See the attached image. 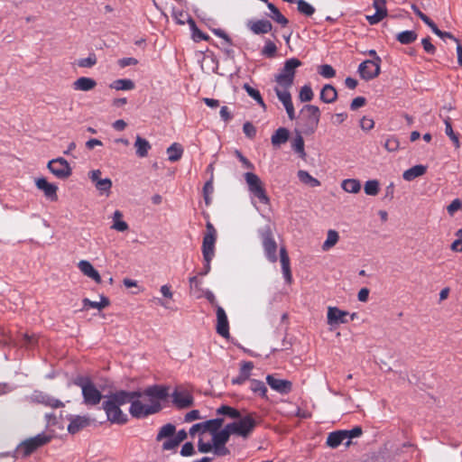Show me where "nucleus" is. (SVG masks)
<instances>
[{"label":"nucleus","mask_w":462,"mask_h":462,"mask_svg":"<svg viewBox=\"0 0 462 462\" xmlns=\"http://www.w3.org/2000/svg\"><path fill=\"white\" fill-rule=\"evenodd\" d=\"M145 394L153 397L149 404H143V401L138 400L140 394L137 391L121 390L111 393L107 398L119 406L130 403L129 413L132 417L142 419L155 414L162 409V402L168 397L169 389L166 386L154 384L146 388Z\"/></svg>","instance_id":"nucleus-1"},{"label":"nucleus","mask_w":462,"mask_h":462,"mask_svg":"<svg viewBox=\"0 0 462 462\" xmlns=\"http://www.w3.org/2000/svg\"><path fill=\"white\" fill-rule=\"evenodd\" d=\"M302 62L296 58H291L284 62L283 67L274 76L275 87L291 88L294 83L296 69Z\"/></svg>","instance_id":"nucleus-2"},{"label":"nucleus","mask_w":462,"mask_h":462,"mask_svg":"<svg viewBox=\"0 0 462 462\" xmlns=\"http://www.w3.org/2000/svg\"><path fill=\"white\" fill-rule=\"evenodd\" d=\"M52 436L45 432H42L34 437L28 438L22 441L16 448V454L22 457H27L39 448L50 443Z\"/></svg>","instance_id":"nucleus-3"},{"label":"nucleus","mask_w":462,"mask_h":462,"mask_svg":"<svg viewBox=\"0 0 462 462\" xmlns=\"http://www.w3.org/2000/svg\"><path fill=\"white\" fill-rule=\"evenodd\" d=\"M75 383L81 388L84 403L86 405H97L102 400L101 392L96 387L88 377H80Z\"/></svg>","instance_id":"nucleus-4"},{"label":"nucleus","mask_w":462,"mask_h":462,"mask_svg":"<svg viewBox=\"0 0 462 462\" xmlns=\"http://www.w3.org/2000/svg\"><path fill=\"white\" fill-rule=\"evenodd\" d=\"M217 236V233L215 226L211 222L208 221L206 224V232L203 236L201 247L204 260L212 261L214 258Z\"/></svg>","instance_id":"nucleus-5"},{"label":"nucleus","mask_w":462,"mask_h":462,"mask_svg":"<svg viewBox=\"0 0 462 462\" xmlns=\"http://www.w3.org/2000/svg\"><path fill=\"white\" fill-rule=\"evenodd\" d=\"M255 415V413H250L241 418L238 421L229 423L227 424V429L231 430L232 434L247 438L256 426Z\"/></svg>","instance_id":"nucleus-6"},{"label":"nucleus","mask_w":462,"mask_h":462,"mask_svg":"<svg viewBox=\"0 0 462 462\" xmlns=\"http://www.w3.org/2000/svg\"><path fill=\"white\" fill-rule=\"evenodd\" d=\"M245 180L250 193L257 198L261 203L268 204L270 202V199L267 196L264 185L255 173L246 172L245 174Z\"/></svg>","instance_id":"nucleus-7"},{"label":"nucleus","mask_w":462,"mask_h":462,"mask_svg":"<svg viewBox=\"0 0 462 462\" xmlns=\"http://www.w3.org/2000/svg\"><path fill=\"white\" fill-rule=\"evenodd\" d=\"M260 237L264 254L268 261L275 263L277 261V243L273 237V234L269 226L260 230Z\"/></svg>","instance_id":"nucleus-8"},{"label":"nucleus","mask_w":462,"mask_h":462,"mask_svg":"<svg viewBox=\"0 0 462 462\" xmlns=\"http://www.w3.org/2000/svg\"><path fill=\"white\" fill-rule=\"evenodd\" d=\"M103 410L106 411L107 420L116 424H125L128 420L127 415L122 411L120 406L107 398L103 402Z\"/></svg>","instance_id":"nucleus-9"},{"label":"nucleus","mask_w":462,"mask_h":462,"mask_svg":"<svg viewBox=\"0 0 462 462\" xmlns=\"http://www.w3.org/2000/svg\"><path fill=\"white\" fill-rule=\"evenodd\" d=\"M382 59L376 57V60H366L360 63L358 73L365 80H371L378 77L381 72Z\"/></svg>","instance_id":"nucleus-10"},{"label":"nucleus","mask_w":462,"mask_h":462,"mask_svg":"<svg viewBox=\"0 0 462 462\" xmlns=\"http://www.w3.org/2000/svg\"><path fill=\"white\" fill-rule=\"evenodd\" d=\"M50 171L59 179H67L71 175V168L63 158L52 159L48 162Z\"/></svg>","instance_id":"nucleus-11"},{"label":"nucleus","mask_w":462,"mask_h":462,"mask_svg":"<svg viewBox=\"0 0 462 462\" xmlns=\"http://www.w3.org/2000/svg\"><path fill=\"white\" fill-rule=\"evenodd\" d=\"M291 88H285V87H274V92L278 97V99L282 102L283 105L286 113L288 115V117L291 120H293L295 118V109L293 106V103L291 100V95L290 92V89Z\"/></svg>","instance_id":"nucleus-12"},{"label":"nucleus","mask_w":462,"mask_h":462,"mask_svg":"<svg viewBox=\"0 0 462 462\" xmlns=\"http://www.w3.org/2000/svg\"><path fill=\"white\" fill-rule=\"evenodd\" d=\"M269 386L281 394H288L292 390V383L289 380L276 378L273 374L266 376Z\"/></svg>","instance_id":"nucleus-13"},{"label":"nucleus","mask_w":462,"mask_h":462,"mask_svg":"<svg viewBox=\"0 0 462 462\" xmlns=\"http://www.w3.org/2000/svg\"><path fill=\"white\" fill-rule=\"evenodd\" d=\"M172 402L180 409H184L193 404L191 393L184 389H176L172 393Z\"/></svg>","instance_id":"nucleus-14"},{"label":"nucleus","mask_w":462,"mask_h":462,"mask_svg":"<svg viewBox=\"0 0 462 462\" xmlns=\"http://www.w3.org/2000/svg\"><path fill=\"white\" fill-rule=\"evenodd\" d=\"M349 313L337 307H328L327 313V322L329 326L347 323Z\"/></svg>","instance_id":"nucleus-15"},{"label":"nucleus","mask_w":462,"mask_h":462,"mask_svg":"<svg viewBox=\"0 0 462 462\" xmlns=\"http://www.w3.org/2000/svg\"><path fill=\"white\" fill-rule=\"evenodd\" d=\"M216 329L217 334H219L221 337L226 338L229 337V322L225 310L220 306H217Z\"/></svg>","instance_id":"nucleus-16"},{"label":"nucleus","mask_w":462,"mask_h":462,"mask_svg":"<svg viewBox=\"0 0 462 462\" xmlns=\"http://www.w3.org/2000/svg\"><path fill=\"white\" fill-rule=\"evenodd\" d=\"M31 399L33 402L41 403L51 408H60L64 406L62 402L42 392H34Z\"/></svg>","instance_id":"nucleus-17"},{"label":"nucleus","mask_w":462,"mask_h":462,"mask_svg":"<svg viewBox=\"0 0 462 462\" xmlns=\"http://www.w3.org/2000/svg\"><path fill=\"white\" fill-rule=\"evenodd\" d=\"M247 28L254 34H265L272 31L273 24L270 21L261 19V20H250L246 23Z\"/></svg>","instance_id":"nucleus-18"},{"label":"nucleus","mask_w":462,"mask_h":462,"mask_svg":"<svg viewBox=\"0 0 462 462\" xmlns=\"http://www.w3.org/2000/svg\"><path fill=\"white\" fill-rule=\"evenodd\" d=\"M35 185L40 190L43 191L45 197L51 201L58 199V187L55 184L48 182L45 178H39L35 180Z\"/></svg>","instance_id":"nucleus-19"},{"label":"nucleus","mask_w":462,"mask_h":462,"mask_svg":"<svg viewBox=\"0 0 462 462\" xmlns=\"http://www.w3.org/2000/svg\"><path fill=\"white\" fill-rule=\"evenodd\" d=\"M90 419L87 416H73L69 419L68 431L76 434L86 427L89 426Z\"/></svg>","instance_id":"nucleus-20"},{"label":"nucleus","mask_w":462,"mask_h":462,"mask_svg":"<svg viewBox=\"0 0 462 462\" xmlns=\"http://www.w3.org/2000/svg\"><path fill=\"white\" fill-rule=\"evenodd\" d=\"M280 262L284 279L287 283H291L292 274L291 271L290 257L284 246L280 248Z\"/></svg>","instance_id":"nucleus-21"},{"label":"nucleus","mask_w":462,"mask_h":462,"mask_svg":"<svg viewBox=\"0 0 462 462\" xmlns=\"http://www.w3.org/2000/svg\"><path fill=\"white\" fill-rule=\"evenodd\" d=\"M80 272L88 278L95 281L97 283H101V276L99 273L93 267V265L87 260H81L78 263Z\"/></svg>","instance_id":"nucleus-22"},{"label":"nucleus","mask_w":462,"mask_h":462,"mask_svg":"<svg viewBox=\"0 0 462 462\" xmlns=\"http://www.w3.org/2000/svg\"><path fill=\"white\" fill-rule=\"evenodd\" d=\"M97 86V81L88 77H80L78 79H76L73 84L72 88L76 91H84L88 92L92 89H94Z\"/></svg>","instance_id":"nucleus-23"},{"label":"nucleus","mask_w":462,"mask_h":462,"mask_svg":"<svg viewBox=\"0 0 462 462\" xmlns=\"http://www.w3.org/2000/svg\"><path fill=\"white\" fill-rule=\"evenodd\" d=\"M303 110L308 113V122L311 125L310 131L313 132L319 123L320 110L314 105H307Z\"/></svg>","instance_id":"nucleus-24"},{"label":"nucleus","mask_w":462,"mask_h":462,"mask_svg":"<svg viewBox=\"0 0 462 462\" xmlns=\"http://www.w3.org/2000/svg\"><path fill=\"white\" fill-rule=\"evenodd\" d=\"M254 365L252 362H244L241 364L239 375L232 379L233 384H243L250 376Z\"/></svg>","instance_id":"nucleus-25"},{"label":"nucleus","mask_w":462,"mask_h":462,"mask_svg":"<svg viewBox=\"0 0 462 462\" xmlns=\"http://www.w3.org/2000/svg\"><path fill=\"white\" fill-rule=\"evenodd\" d=\"M427 171V166L419 164L415 165L408 170H406L403 174L402 178L407 181H411L415 180L418 177L422 176Z\"/></svg>","instance_id":"nucleus-26"},{"label":"nucleus","mask_w":462,"mask_h":462,"mask_svg":"<svg viewBox=\"0 0 462 462\" xmlns=\"http://www.w3.org/2000/svg\"><path fill=\"white\" fill-rule=\"evenodd\" d=\"M151 144L150 143L137 135L136 136V139H135V142H134V148L136 150V155L140 158H144L148 155V152H149V150L151 149Z\"/></svg>","instance_id":"nucleus-27"},{"label":"nucleus","mask_w":462,"mask_h":462,"mask_svg":"<svg viewBox=\"0 0 462 462\" xmlns=\"http://www.w3.org/2000/svg\"><path fill=\"white\" fill-rule=\"evenodd\" d=\"M337 89L332 85H325L320 91V99L326 104L335 102L337 100Z\"/></svg>","instance_id":"nucleus-28"},{"label":"nucleus","mask_w":462,"mask_h":462,"mask_svg":"<svg viewBox=\"0 0 462 462\" xmlns=\"http://www.w3.org/2000/svg\"><path fill=\"white\" fill-rule=\"evenodd\" d=\"M289 130L284 127L278 128L271 137V142L273 146H279L285 143L289 140Z\"/></svg>","instance_id":"nucleus-29"},{"label":"nucleus","mask_w":462,"mask_h":462,"mask_svg":"<svg viewBox=\"0 0 462 462\" xmlns=\"http://www.w3.org/2000/svg\"><path fill=\"white\" fill-rule=\"evenodd\" d=\"M346 439V433L343 430L330 432L327 438V445L332 448L338 447Z\"/></svg>","instance_id":"nucleus-30"},{"label":"nucleus","mask_w":462,"mask_h":462,"mask_svg":"<svg viewBox=\"0 0 462 462\" xmlns=\"http://www.w3.org/2000/svg\"><path fill=\"white\" fill-rule=\"evenodd\" d=\"M300 181L309 187L315 188L320 186V181L312 177L307 171L300 170L297 172Z\"/></svg>","instance_id":"nucleus-31"},{"label":"nucleus","mask_w":462,"mask_h":462,"mask_svg":"<svg viewBox=\"0 0 462 462\" xmlns=\"http://www.w3.org/2000/svg\"><path fill=\"white\" fill-rule=\"evenodd\" d=\"M83 307L85 309H97V310H103L110 305V300L108 298L105 296L100 297V301H92L89 299L86 298L82 300Z\"/></svg>","instance_id":"nucleus-32"},{"label":"nucleus","mask_w":462,"mask_h":462,"mask_svg":"<svg viewBox=\"0 0 462 462\" xmlns=\"http://www.w3.org/2000/svg\"><path fill=\"white\" fill-rule=\"evenodd\" d=\"M232 434L231 430L227 429V425L224 430L215 433L212 438L213 446H225L228 441L230 435Z\"/></svg>","instance_id":"nucleus-33"},{"label":"nucleus","mask_w":462,"mask_h":462,"mask_svg":"<svg viewBox=\"0 0 462 462\" xmlns=\"http://www.w3.org/2000/svg\"><path fill=\"white\" fill-rule=\"evenodd\" d=\"M168 160L171 162H178L183 154V148L181 144L173 143L170 147L167 148Z\"/></svg>","instance_id":"nucleus-34"},{"label":"nucleus","mask_w":462,"mask_h":462,"mask_svg":"<svg viewBox=\"0 0 462 462\" xmlns=\"http://www.w3.org/2000/svg\"><path fill=\"white\" fill-rule=\"evenodd\" d=\"M128 224L123 220V213L120 210H116L113 215V225L111 228L124 232L128 229Z\"/></svg>","instance_id":"nucleus-35"},{"label":"nucleus","mask_w":462,"mask_h":462,"mask_svg":"<svg viewBox=\"0 0 462 462\" xmlns=\"http://www.w3.org/2000/svg\"><path fill=\"white\" fill-rule=\"evenodd\" d=\"M134 87V81L129 79H116L110 84V88L116 90H132Z\"/></svg>","instance_id":"nucleus-36"},{"label":"nucleus","mask_w":462,"mask_h":462,"mask_svg":"<svg viewBox=\"0 0 462 462\" xmlns=\"http://www.w3.org/2000/svg\"><path fill=\"white\" fill-rule=\"evenodd\" d=\"M243 88L246 91L249 97H251L256 103L264 110L266 109V105L261 96L259 90L254 88L249 84L245 83L243 86Z\"/></svg>","instance_id":"nucleus-37"},{"label":"nucleus","mask_w":462,"mask_h":462,"mask_svg":"<svg viewBox=\"0 0 462 462\" xmlns=\"http://www.w3.org/2000/svg\"><path fill=\"white\" fill-rule=\"evenodd\" d=\"M339 240V235L336 230L329 229L327 234V239L322 245L323 251H328L337 245Z\"/></svg>","instance_id":"nucleus-38"},{"label":"nucleus","mask_w":462,"mask_h":462,"mask_svg":"<svg viewBox=\"0 0 462 462\" xmlns=\"http://www.w3.org/2000/svg\"><path fill=\"white\" fill-rule=\"evenodd\" d=\"M176 431V427L171 423H167L161 427L157 436L156 440L161 441L163 439H171L173 437Z\"/></svg>","instance_id":"nucleus-39"},{"label":"nucleus","mask_w":462,"mask_h":462,"mask_svg":"<svg viewBox=\"0 0 462 462\" xmlns=\"http://www.w3.org/2000/svg\"><path fill=\"white\" fill-rule=\"evenodd\" d=\"M267 7L272 12L271 18L273 20H274L276 23H280L282 26H286L288 24V19L283 14H282V13L273 4L268 3Z\"/></svg>","instance_id":"nucleus-40"},{"label":"nucleus","mask_w":462,"mask_h":462,"mask_svg":"<svg viewBox=\"0 0 462 462\" xmlns=\"http://www.w3.org/2000/svg\"><path fill=\"white\" fill-rule=\"evenodd\" d=\"M342 189L348 193H357L361 189V184L359 180L356 179L344 180L341 183Z\"/></svg>","instance_id":"nucleus-41"},{"label":"nucleus","mask_w":462,"mask_h":462,"mask_svg":"<svg viewBox=\"0 0 462 462\" xmlns=\"http://www.w3.org/2000/svg\"><path fill=\"white\" fill-rule=\"evenodd\" d=\"M250 390L263 398L266 397L267 387L263 381L256 379L250 380Z\"/></svg>","instance_id":"nucleus-42"},{"label":"nucleus","mask_w":462,"mask_h":462,"mask_svg":"<svg viewBox=\"0 0 462 462\" xmlns=\"http://www.w3.org/2000/svg\"><path fill=\"white\" fill-rule=\"evenodd\" d=\"M223 424V419H214L203 422V432L209 431L213 435L218 432Z\"/></svg>","instance_id":"nucleus-43"},{"label":"nucleus","mask_w":462,"mask_h":462,"mask_svg":"<svg viewBox=\"0 0 462 462\" xmlns=\"http://www.w3.org/2000/svg\"><path fill=\"white\" fill-rule=\"evenodd\" d=\"M416 39L417 33L414 31H403L396 35V40L402 44H410Z\"/></svg>","instance_id":"nucleus-44"},{"label":"nucleus","mask_w":462,"mask_h":462,"mask_svg":"<svg viewBox=\"0 0 462 462\" xmlns=\"http://www.w3.org/2000/svg\"><path fill=\"white\" fill-rule=\"evenodd\" d=\"M291 147L295 152L300 154V158H305L306 152L304 150V140L300 134L293 138L291 142Z\"/></svg>","instance_id":"nucleus-45"},{"label":"nucleus","mask_w":462,"mask_h":462,"mask_svg":"<svg viewBox=\"0 0 462 462\" xmlns=\"http://www.w3.org/2000/svg\"><path fill=\"white\" fill-rule=\"evenodd\" d=\"M217 414L226 415V416H228L230 418H233V419H236V418L240 417L239 411H237L236 409H235L233 407L226 406V405L220 406L217 410Z\"/></svg>","instance_id":"nucleus-46"},{"label":"nucleus","mask_w":462,"mask_h":462,"mask_svg":"<svg viewBox=\"0 0 462 462\" xmlns=\"http://www.w3.org/2000/svg\"><path fill=\"white\" fill-rule=\"evenodd\" d=\"M298 11L307 16H311L315 13V8L304 0L297 1Z\"/></svg>","instance_id":"nucleus-47"},{"label":"nucleus","mask_w":462,"mask_h":462,"mask_svg":"<svg viewBox=\"0 0 462 462\" xmlns=\"http://www.w3.org/2000/svg\"><path fill=\"white\" fill-rule=\"evenodd\" d=\"M364 189L365 194L369 196H375L379 192V182L375 180H367Z\"/></svg>","instance_id":"nucleus-48"},{"label":"nucleus","mask_w":462,"mask_h":462,"mask_svg":"<svg viewBox=\"0 0 462 462\" xmlns=\"http://www.w3.org/2000/svg\"><path fill=\"white\" fill-rule=\"evenodd\" d=\"M97 62V57L94 53L89 54L87 58L79 59L77 62L80 68H92Z\"/></svg>","instance_id":"nucleus-49"},{"label":"nucleus","mask_w":462,"mask_h":462,"mask_svg":"<svg viewBox=\"0 0 462 462\" xmlns=\"http://www.w3.org/2000/svg\"><path fill=\"white\" fill-rule=\"evenodd\" d=\"M313 97H314V94H313V91H312L310 86L304 85L300 88V94H299V98L300 99L301 102H309V101L312 100Z\"/></svg>","instance_id":"nucleus-50"},{"label":"nucleus","mask_w":462,"mask_h":462,"mask_svg":"<svg viewBox=\"0 0 462 462\" xmlns=\"http://www.w3.org/2000/svg\"><path fill=\"white\" fill-rule=\"evenodd\" d=\"M277 51V47L274 42L272 41H265V44L262 50V54L268 57L273 58L275 56Z\"/></svg>","instance_id":"nucleus-51"},{"label":"nucleus","mask_w":462,"mask_h":462,"mask_svg":"<svg viewBox=\"0 0 462 462\" xmlns=\"http://www.w3.org/2000/svg\"><path fill=\"white\" fill-rule=\"evenodd\" d=\"M96 189L101 193H108L112 188V180L109 178L103 179L102 180H98L95 185Z\"/></svg>","instance_id":"nucleus-52"},{"label":"nucleus","mask_w":462,"mask_h":462,"mask_svg":"<svg viewBox=\"0 0 462 462\" xmlns=\"http://www.w3.org/2000/svg\"><path fill=\"white\" fill-rule=\"evenodd\" d=\"M319 73L325 79L335 77L336 70L331 65L324 64L319 67Z\"/></svg>","instance_id":"nucleus-53"},{"label":"nucleus","mask_w":462,"mask_h":462,"mask_svg":"<svg viewBox=\"0 0 462 462\" xmlns=\"http://www.w3.org/2000/svg\"><path fill=\"white\" fill-rule=\"evenodd\" d=\"M444 122H445V125H446L445 132H446L447 135H448L449 138L455 143V145L457 147H458L459 146L458 136L454 133L449 118L445 119Z\"/></svg>","instance_id":"nucleus-54"},{"label":"nucleus","mask_w":462,"mask_h":462,"mask_svg":"<svg viewBox=\"0 0 462 462\" xmlns=\"http://www.w3.org/2000/svg\"><path fill=\"white\" fill-rule=\"evenodd\" d=\"M387 14V11H378L374 14L367 16V20L370 24H376L381 22Z\"/></svg>","instance_id":"nucleus-55"},{"label":"nucleus","mask_w":462,"mask_h":462,"mask_svg":"<svg viewBox=\"0 0 462 462\" xmlns=\"http://www.w3.org/2000/svg\"><path fill=\"white\" fill-rule=\"evenodd\" d=\"M384 148L388 152H395L399 149V141L397 138L392 136L386 139Z\"/></svg>","instance_id":"nucleus-56"},{"label":"nucleus","mask_w":462,"mask_h":462,"mask_svg":"<svg viewBox=\"0 0 462 462\" xmlns=\"http://www.w3.org/2000/svg\"><path fill=\"white\" fill-rule=\"evenodd\" d=\"M346 433V439L347 442L346 443L347 446L350 444V439L354 438H357L362 434V429L360 427H355L350 430H343Z\"/></svg>","instance_id":"nucleus-57"},{"label":"nucleus","mask_w":462,"mask_h":462,"mask_svg":"<svg viewBox=\"0 0 462 462\" xmlns=\"http://www.w3.org/2000/svg\"><path fill=\"white\" fill-rule=\"evenodd\" d=\"M12 342L10 331L0 325V344H9Z\"/></svg>","instance_id":"nucleus-58"},{"label":"nucleus","mask_w":462,"mask_h":462,"mask_svg":"<svg viewBox=\"0 0 462 462\" xmlns=\"http://www.w3.org/2000/svg\"><path fill=\"white\" fill-rule=\"evenodd\" d=\"M189 23H190L191 26L194 28L193 29V38L195 39V41L208 40L209 37L207 34H205L200 30L196 28L195 22L192 19H189Z\"/></svg>","instance_id":"nucleus-59"},{"label":"nucleus","mask_w":462,"mask_h":462,"mask_svg":"<svg viewBox=\"0 0 462 462\" xmlns=\"http://www.w3.org/2000/svg\"><path fill=\"white\" fill-rule=\"evenodd\" d=\"M243 132L247 137L254 138L256 134V128L252 123L246 122L243 125Z\"/></svg>","instance_id":"nucleus-60"},{"label":"nucleus","mask_w":462,"mask_h":462,"mask_svg":"<svg viewBox=\"0 0 462 462\" xmlns=\"http://www.w3.org/2000/svg\"><path fill=\"white\" fill-rule=\"evenodd\" d=\"M462 208V202L460 199H454L447 208V210L450 216H453L456 211Z\"/></svg>","instance_id":"nucleus-61"},{"label":"nucleus","mask_w":462,"mask_h":462,"mask_svg":"<svg viewBox=\"0 0 462 462\" xmlns=\"http://www.w3.org/2000/svg\"><path fill=\"white\" fill-rule=\"evenodd\" d=\"M374 122L372 118L364 116L360 121V127L365 131H369L374 128Z\"/></svg>","instance_id":"nucleus-62"},{"label":"nucleus","mask_w":462,"mask_h":462,"mask_svg":"<svg viewBox=\"0 0 462 462\" xmlns=\"http://www.w3.org/2000/svg\"><path fill=\"white\" fill-rule=\"evenodd\" d=\"M194 452L193 444L191 442H186L181 448L180 455L183 457H189L192 456Z\"/></svg>","instance_id":"nucleus-63"},{"label":"nucleus","mask_w":462,"mask_h":462,"mask_svg":"<svg viewBox=\"0 0 462 462\" xmlns=\"http://www.w3.org/2000/svg\"><path fill=\"white\" fill-rule=\"evenodd\" d=\"M180 443L178 440H176L173 437L171 439H168L162 443V449L163 450H171L176 448Z\"/></svg>","instance_id":"nucleus-64"}]
</instances>
